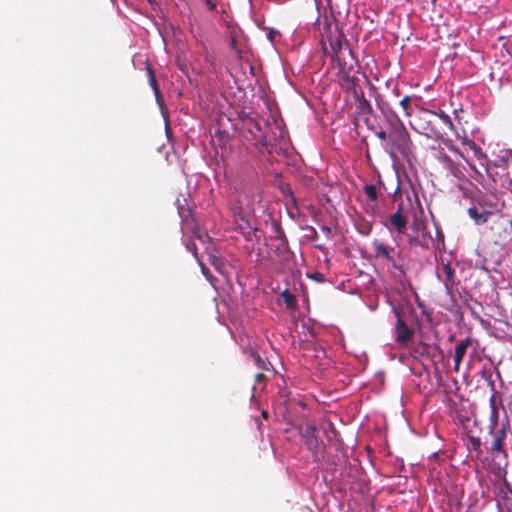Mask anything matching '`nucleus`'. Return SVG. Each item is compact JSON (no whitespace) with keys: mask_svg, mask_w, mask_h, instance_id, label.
<instances>
[{"mask_svg":"<svg viewBox=\"0 0 512 512\" xmlns=\"http://www.w3.org/2000/svg\"><path fill=\"white\" fill-rule=\"evenodd\" d=\"M443 273L445 275V286L446 288H450L455 284V270L452 266L447 263L443 264Z\"/></svg>","mask_w":512,"mask_h":512,"instance_id":"4be33fe9","label":"nucleus"},{"mask_svg":"<svg viewBox=\"0 0 512 512\" xmlns=\"http://www.w3.org/2000/svg\"><path fill=\"white\" fill-rule=\"evenodd\" d=\"M387 125L390 136V147L395 149L401 156L408 158L413 153V142L404 123L397 113L386 105L378 104Z\"/></svg>","mask_w":512,"mask_h":512,"instance_id":"f257e3e1","label":"nucleus"},{"mask_svg":"<svg viewBox=\"0 0 512 512\" xmlns=\"http://www.w3.org/2000/svg\"><path fill=\"white\" fill-rule=\"evenodd\" d=\"M212 264L215 266V268H216L218 271H221L222 261H221L220 259L213 258V259H212Z\"/></svg>","mask_w":512,"mask_h":512,"instance_id":"c9c22d12","label":"nucleus"},{"mask_svg":"<svg viewBox=\"0 0 512 512\" xmlns=\"http://www.w3.org/2000/svg\"><path fill=\"white\" fill-rule=\"evenodd\" d=\"M389 222L398 233H403L407 226V218L402 213L390 215Z\"/></svg>","mask_w":512,"mask_h":512,"instance_id":"dca6fc26","label":"nucleus"},{"mask_svg":"<svg viewBox=\"0 0 512 512\" xmlns=\"http://www.w3.org/2000/svg\"><path fill=\"white\" fill-rule=\"evenodd\" d=\"M305 444L309 450L315 451L318 447L317 437L314 436L313 438H309V439L305 440Z\"/></svg>","mask_w":512,"mask_h":512,"instance_id":"7c9ffc66","label":"nucleus"},{"mask_svg":"<svg viewBox=\"0 0 512 512\" xmlns=\"http://www.w3.org/2000/svg\"><path fill=\"white\" fill-rule=\"evenodd\" d=\"M468 441H469V445L470 447L475 451L477 452V454H481L482 453V442L480 440V438L478 437H475V436H468Z\"/></svg>","mask_w":512,"mask_h":512,"instance_id":"a878e982","label":"nucleus"},{"mask_svg":"<svg viewBox=\"0 0 512 512\" xmlns=\"http://www.w3.org/2000/svg\"><path fill=\"white\" fill-rule=\"evenodd\" d=\"M486 172L488 176L491 178L494 185L490 187V189L497 190L498 187L505 188L506 184L509 182V179L506 175L499 177L496 179V175H494L489 167H486Z\"/></svg>","mask_w":512,"mask_h":512,"instance_id":"412c9836","label":"nucleus"},{"mask_svg":"<svg viewBox=\"0 0 512 512\" xmlns=\"http://www.w3.org/2000/svg\"><path fill=\"white\" fill-rule=\"evenodd\" d=\"M345 51L351 54L348 41L345 35H343L342 38L334 41L333 44L329 45L327 50L323 52L326 56H329L333 62H336L341 70H345L346 63L343 57Z\"/></svg>","mask_w":512,"mask_h":512,"instance_id":"39448f33","label":"nucleus"},{"mask_svg":"<svg viewBox=\"0 0 512 512\" xmlns=\"http://www.w3.org/2000/svg\"><path fill=\"white\" fill-rule=\"evenodd\" d=\"M437 118L429 115L427 119L424 120V125L421 127V130L419 131L421 134L427 136L428 138H435V139H441L444 137V135H432L430 134V130L437 129L433 123H436Z\"/></svg>","mask_w":512,"mask_h":512,"instance_id":"6ab92c4d","label":"nucleus"},{"mask_svg":"<svg viewBox=\"0 0 512 512\" xmlns=\"http://www.w3.org/2000/svg\"><path fill=\"white\" fill-rule=\"evenodd\" d=\"M427 113L431 116V118H437L436 123H433L437 129L432 131L430 130V134L445 136L449 131L454 129L451 118L445 112L440 110L439 112L428 111Z\"/></svg>","mask_w":512,"mask_h":512,"instance_id":"0eeeda50","label":"nucleus"},{"mask_svg":"<svg viewBox=\"0 0 512 512\" xmlns=\"http://www.w3.org/2000/svg\"><path fill=\"white\" fill-rule=\"evenodd\" d=\"M463 145L473 151L475 157L482 163V161H487V154L481 149L479 145H477L473 140L465 138L463 140Z\"/></svg>","mask_w":512,"mask_h":512,"instance_id":"a211bd4d","label":"nucleus"},{"mask_svg":"<svg viewBox=\"0 0 512 512\" xmlns=\"http://www.w3.org/2000/svg\"><path fill=\"white\" fill-rule=\"evenodd\" d=\"M265 380H266V375L264 373L260 372L255 375V382L257 384H259Z\"/></svg>","mask_w":512,"mask_h":512,"instance_id":"f704fd0d","label":"nucleus"},{"mask_svg":"<svg viewBox=\"0 0 512 512\" xmlns=\"http://www.w3.org/2000/svg\"><path fill=\"white\" fill-rule=\"evenodd\" d=\"M281 297L288 308H294L296 306V299L295 296L289 292L288 290H285L281 293Z\"/></svg>","mask_w":512,"mask_h":512,"instance_id":"393cba45","label":"nucleus"},{"mask_svg":"<svg viewBox=\"0 0 512 512\" xmlns=\"http://www.w3.org/2000/svg\"><path fill=\"white\" fill-rule=\"evenodd\" d=\"M451 151L455 152L456 154H458L461 158H463L466 163L468 164L470 170H471V173H470V177L475 179L476 181L478 182H481V179L483 178V175L482 173L476 168V166L472 163H470L463 155L462 152H460V150L454 146H452L450 148Z\"/></svg>","mask_w":512,"mask_h":512,"instance_id":"aec40b11","label":"nucleus"},{"mask_svg":"<svg viewBox=\"0 0 512 512\" xmlns=\"http://www.w3.org/2000/svg\"><path fill=\"white\" fill-rule=\"evenodd\" d=\"M395 213H402L403 214V203H400L398 205L397 211Z\"/></svg>","mask_w":512,"mask_h":512,"instance_id":"4c0bfd02","label":"nucleus"},{"mask_svg":"<svg viewBox=\"0 0 512 512\" xmlns=\"http://www.w3.org/2000/svg\"><path fill=\"white\" fill-rule=\"evenodd\" d=\"M492 408L491 425L489 437L485 439L483 445L486 447L487 452L490 454L495 465L501 470L508 465V453L505 449V440L507 438V430L505 426L497 427L498 411L495 405V396L492 395L490 399Z\"/></svg>","mask_w":512,"mask_h":512,"instance_id":"f03ea898","label":"nucleus"},{"mask_svg":"<svg viewBox=\"0 0 512 512\" xmlns=\"http://www.w3.org/2000/svg\"><path fill=\"white\" fill-rule=\"evenodd\" d=\"M194 235L197 239H199L202 242H204L205 239H209V235L207 234V232L201 229L195 230Z\"/></svg>","mask_w":512,"mask_h":512,"instance_id":"2f4dec72","label":"nucleus"},{"mask_svg":"<svg viewBox=\"0 0 512 512\" xmlns=\"http://www.w3.org/2000/svg\"><path fill=\"white\" fill-rule=\"evenodd\" d=\"M188 249L193 253V255L195 256V258L198 260V254H197V249H196V246L195 244H192L191 247L188 246Z\"/></svg>","mask_w":512,"mask_h":512,"instance_id":"e433bc0d","label":"nucleus"},{"mask_svg":"<svg viewBox=\"0 0 512 512\" xmlns=\"http://www.w3.org/2000/svg\"><path fill=\"white\" fill-rule=\"evenodd\" d=\"M393 92L396 94V96H398V95H399V90H398V88H394Z\"/></svg>","mask_w":512,"mask_h":512,"instance_id":"79ce46f5","label":"nucleus"},{"mask_svg":"<svg viewBox=\"0 0 512 512\" xmlns=\"http://www.w3.org/2000/svg\"><path fill=\"white\" fill-rule=\"evenodd\" d=\"M376 136L387 143L388 146H390V136L388 134V130H379L376 132Z\"/></svg>","mask_w":512,"mask_h":512,"instance_id":"c756f323","label":"nucleus"},{"mask_svg":"<svg viewBox=\"0 0 512 512\" xmlns=\"http://www.w3.org/2000/svg\"><path fill=\"white\" fill-rule=\"evenodd\" d=\"M372 247L375 260L391 270L395 279L402 281L406 276L402 250L390 246L379 239L372 241Z\"/></svg>","mask_w":512,"mask_h":512,"instance_id":"7ed1b4c3","label":"nucleus"},{"mask_svg":"<svg viewBox=\"0 0 512 512\" xmlns=\"http://www.w3.org/2000/svg\"><path fill=\"white\" fill-rule=\"evenodd\" d=\"M356 102V113L362 116L367 122L370 115L372 114V106L370 102L365 98L364 92L358 93L354 96Z\"/></svg>","mask_w":512,"mask_h":512,"instance_id":"9b49d317","label":"nucleus"},{"mask_svg":"<svg viewBox=\"0 0 512 512\" xmlns=\"http://www.w3.org/2000/svg\"><path fill=\"white\" fill-rule=\"evenodd\" d=\"M229 203L235 216V221L238 219L243 223L239 224L240 228H249V216L253 212V200L252 197L246 191L236 190L229 196Z\"/></svg>","mask_w":512,"mask_h":512,"instance_id":"20e7f679","label":"nucleus"},{"mask_svg":"<svg viewBox=\"0 0 512 512\" xmlns=\"http://www.w3.org/2000/svg\"><path fill=\"white\" fill-rule=\"evenodd\" d=\"M411 100L412 99L410 96H405L400 101V106L402 107L406 116H411L412 114Z\"/></svg>","mask_w":512,"mask_h":512,"instance_id":"bb28decb","label":"nucleus"},{"mask_svg":"<svg viewBox=\"0 0 512 512\" xmlns=\"http://www.w3.org/2000/svg\"><path fill=\"white\" fill-rule=\"evenodd\" d=\"M279 249H286L285 241L281 238V247Z\"/></svg>","mask_w":512,"mask_h":512,"instance_id":"ea45409f","label":"nucleus"},{"mask_svg":"<svg viewBox=\"0 0 512 512\" xmlns=\"http://www.w3.org/2000/svg\"><path fill=\"white\" fill-rule=\"evenodd\" d=\"M230 48L232 50H234L239 56L241 55V51L238 49V46H237V39L232 34L230 36Z\"/></svg>","mask_w":512,"mask_h":512,"instance_id":"473e14b6","label":"nucleus"},{"mask_svg":"<svg viewBox=\"0 0 512 512\" xmlns=\"http://www.w3.org/2000/svg\"><path fill=\"white\" fill-rule=\"evenodd\" d=\"M340 86L347 93H351L356 96L358 93L363 92L359 85V79L356 76H351L344 72L340 77Z\"/></svg>","mask_w":512,"mask_h":512,"instance_id":"9d476101","label":"nucleus"},{"mask_svg":"<svg viewBox=\"0 0 512 512\" xmlns=\"http://www.w3.org/2000/svg\"><path fill=\"white\" fill-rule=\"evenodd\" d=\"M473 341L470 337H467L458 342L454 352V370L459 371L460 364L467 352V349L472 345Z\"/></svg>","mask_w":512,"mask_h":512,"instance_id":"f8f14e48","label":"nucleus"},{"mask_svg":"<svg viewBox=\"0 0 512 512\" xmlns=\"http://www.w3.org/2000/svg\"><path fill=\"white\" fill-rule=\"evenodd\" d=\"M437 159L449 173L458 180L466 179L463 167L453 161L449 155L443 151H439Z\"/></svg>","mask_w":512,"mask_h":512,"instance_id":"6e6552de","label":"nucleus"},{"mask_svg":"<svg viewBox=\"0 0 512 512\" xmlns=\"http://www.w3.org/2000/svg\"><path fill=\"white\" fill-rule=\"evenodd\" d=\"M252 358L254 360V364L258 369L262 371H268L271 363L266 361V359L262 358L258 353H252Z\"/></svg>","mask_w":512,"mask_h":512,"instance_id":"5701e85b","label":"nucleus"},{"mask_svg":"<svg viewBox=\"0 0 512 512\" xmlns=\"http://www.w3.org/2000/svg\"><path fill=\"white\" fill-rule=\"evenodd\" d=\"M148 1H149V3H153L154 0H148Z\"/></svg>","mask_w":512,"mask_h":512,"instance_id":"c03bdc74","label":"nucleus"},{"mask_svg":"<svg viewBox=\"0 0 512 512\" xmlns=\"http://www.w3.org/2000/svg\"><path fill=\"white\" fill-rule=\"evenodd\" d=\"M203 1L209 11H213L216 9L217 5H216L215 1H213V0H203Z\"/></svg>","mask_w":512,"mask_h":512,"instance_id":"72a5a7b5","label":"nucleus"},{"mask_svg":"<svg viewBox=\"0 0 512 512\" xmlns=\"http://www.w3.org/2000/svg\"><path fill=\"white\" fill-rule=\"evenodd\" d=\"M364 193L368 199L372 202H376L378 199L377 188L374 184H366L363 188Z\"/></svg>","mask_w":512,"mask_h":512,"instance_id":"b1692460","label":"nucleus"},{"mask_svg":"<svg viewBox=\"0 0 512 512\" xmlns=\"http://www.w3.org/2000/svg\"><path fill=\"white\" fill-rule=\"evenodd\" d=\"M199 264L201 266V271L203 275L212 285H214L216 278L211 274L210 270L202 262H199Z\"/></svg>","mask_w":512,"mask_h":512,"instance_id":"c85d7f7f","label":"nucleus"},{"mask_svg":"<svg viewBox=\"0 0 512 512\" xmlns=\"http://www.w3.org/2000/svg\"><path fill=\"white\" fill-rule=\"evenodd\" d=\"M432 459H434V460H438V459H439V455H438V453H433V455H432Z\"/></svg>","mask_w":512,"mask_h":512,"instance_id":"a19ab883","label":"nucleus"},{"mask_svg":"<svg viewBox=\"0 0 512 512\" xmlns=\"http://www.w3.org/2000/svg\"><path fill=\"white\" fill-rule=\"evenodd\" d=\"M370 231H371V226H369L366 231H360V232L364 235H368L370 233Z\"/></svg>","mask_w":512,"mask_h":512,"instance_id":"58836bf2","label":"nucleus"},{"mask_svg":"<svg viewBox=\"0 0 512 512\" xmlns=\"http://www.w3.org/2000/svg\"><path fill=\"white\" fill-rule=\"evenodd\" d=\"M146 70H147L149 84H150L151 88L153 89V92L155 94L156 100H157L159 105H162L163 104V99H162V96H161V93H160L159 85H158L155 73H154L152 67L150 66V64L146 65Z\"/></svg>","mask_w":512,"mask_h":512,"instance_id":"2eb2a0df","label":"nucleus"},{"mask_svg":"<svg viewBox=\"0 0 512 512\" xmlns=\"http://www.w3.org/2000/svg\"><path fill=\"white\" fill-rule=\"evenodd\" d=\"M497 224L502 228L505 235L512 233V212L509 211L501 213L498 217Z\"/></svg>","mask_w":512,"mask_h":512,"instance_id":"f3484780","label":"nucleus"},{"mask_svg":"<svg viewBox=\"0 0 512 512\" xmlns=\"http://www.w3.org/2000/svg\"><path fill=\"white\" fill-rule=\"evenodd\" d=\"M262 415H263V417H265V418H266V417H267V412H266V411H263V412H262Z\"/></svg>","mask_w":512,"mask_h":512,"instance_id":"37998d69","label":"nucleus"},{"mask_svg":"<svg viewBox=\"0 0 512 512\" xmlns=\"http://www.w3.org/2000/svg\"><path fill=\"white\" fill-rule=\"evenodd\" d=\"M498 497L503 500L506 505L512 504V486L505 478L499 483Z\"/></svg>","mask_w":512,"mask_h":512,"instance_id":"4468645a","label":"nucleus"},{"mask_svg":"<svg viewBox=\"0 0 512 512\" xmlns=\"http://www.w3.org/2000/svg\"><path fill=\"white\" fill-rule=\"evenodd\" d=\"M305 440L316 436V427L313 425H307L301 432Z\"/></svg>","mask_w":512,"mask_h":512,"instance_id":"cd10ccee","label":"nucleus"},{"mask_svg":"<svg viewBox=\"0 0 512 512\" xmlns=\"http://www.w3.org/2000/svg\"><path fill=\"white\" fill-rule=\"evenodd\" d=\"M394 314L397 319L395 339L398 343L405 344L412 338L413 331L403 320L401 311L398 308H394Z\"/></svg>","mask_w":512,"mask_h":512,"instance_id":"1a4fd4ad","label":"nucleus"},{"mask_svg":"<svg viewBox=\"0 0 512 512\" xmlns=\"http://www.w3.org/2000/svg\"><path fill=\"white\" fill-rule=\"evenodd\" d=\"M320 34V44L323 51L327 50L329 45L333 44L334 41H337L344 35L337 24L328 22L323 24L322 28L320 29Z\"/></svg>","mask_w":512,"mask_h":512,"instance_id":"423d86ee","label":"nucleus"},{"mask_svg":"<svg viewBox=\"0 0 512 512\" xmlns=\"http://www.w3.org/2000/svg\"><path fill=\"white\" fill-rule=\"evenodd\" d=\"M467 212L470 218H472L478 225L486 223L493 214L492 211L484 209L481 203L480 207H470Z\"/></svg>","mask_w":512,"mask_h":512,"instance_id":"ddd939ff","label":"nucleus"}]
</instances>
